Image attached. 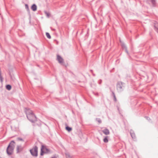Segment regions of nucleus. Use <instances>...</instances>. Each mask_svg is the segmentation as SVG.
Here are the masks:
<instances>
[{"label": "nucleus", "instance_id": "nucleus-1", "mask_svg": "<svg viewBox=\"0 0 158 158\" xmlns=\"http://www.w3.org/2000/svg\"><path fill=\"white\" fill-rule=\"evenodd\" d=\"M15 147V142L11 141L7 149V152L8 155L12 154Z\"/></svg>", "mask_w": 158, "mask_h": 158}, {"label": "nucleus", "instance_id": "nucleus-2", "mask_svg": "<svg viewBox=\"0 0 158 158\" xmlns=\"http://www.w3.org/2000/svg\"><path fill=\"white\" fill-rule=\"evenodd\" d=\"M125 84L121 81L118 82L117 84V89L118 92L122 91L125 87Z\"/></svg>", "mask_w": 158, "mask_h": 158}, {"label": "nucleus", "instance_id": "nucleus-3", "mask_svg": "<svg viewBox=\"0 0 158 158\" xmlns=\"http://www.w3.org/2000/svg\"><path fill=\"white\" fill-rule=\"evenodd\" d=\"M26 114L27 118H36L35 116L31 111H27L26 112Z\"/></svg>", "mask_w": 158, "mask_h": 158}, {"label": "nucleus", "instance_id": "nucleus-4", "mask_svg": "<svg viewBox=\"0 0 158 158\" xmlns=\"http://www.w3.org/2000/svg\"><path fill=\"white\" fill-rule=\"evenodd\" d=\"M49 151L48 149L45 146L42 145L41 148V153L40 155H43L44 153H48Z\"/></svg>", "mask_w": 158, "mask_h": 158}, {"label": "nucleus", "instance_id": "nucleus-5", "mask_svg": "<svg viewBox=\"0 0 158 158\" xmlns=\"http://www.w3.org/2000/svg\"><path fill=\"white\" fill-rule=\"evenodd\" d=\"M37 148L35 147L30 150V152L31 154L34 156H37Z\"/></svg>", "mask_w": 158, "mask_h": 158}, {"label": "nucleus", "instance_id": "nucleus-6", "mask_svg": "<svg viewBox=\"0 0 158 158\" xmlns=\"http://www.w3.org/2000/svg\"><path fill=\"white\" fill-rule=\"evenodd\" d=\"M156 0H146V2L152 6H155L156 5Z\"/></svg>", "mask_w": 158, "mask_h": 158}, {"label": "nucleus", "instance_id": "nucleus-7", "mask_svg": "<svg viewBox=\"0 0 158 158\" xmlns=\"http://www.w3.org/2000/svg\"><path fill=\"white\" fill-rule=\"evenodd\" d=\"M57 60L60 63H63L64 60L59 55H57Z\"/></svg>", "mask_w": 158, "mask_h": 158}, {"label": "nucleus", "instance_id": "nucleus-8", "mask_svg": "<svg viewBox=\"0 0 158 158\" xmlns=\"http://www.w3.org/2000/svg\"><path fill=\"white\" fill-rule=\"evenodd\" d=\"M102 132L106 135H108L110 134L109 130L107 129H105L103 130Z\"/></svg>", "mask_w": 158, "mask_h": 158}, {"label": "nucleus", "instance_id": "nucleus-9", "mask_svg": "<svg viewBox=\"0 0 158 158\" xmlns=\"http://www.w3.org/2000/svg\"><path fill=\"white\" fill-rule=\"evenodd\" d=\"M31 9L33 11H35L37 10V6L35 4H33L31 7Z\"/></svg>", "mask_w": 158, "mask_h": 158}, {"label": "nucleus", "instance_id": "nucleus-10", "mask_svg": "<svg viewBox=\"0 0 158 158\" xmlns=\"http://www.w3.org/2000/svg\"><path fill=\"white\" fill-rule=\"evenodd\" d=\"M154 27H155V30L158 33V23H156L154 25Z\"/></svg>", "mask_w": 158, "mask_h": 158}, {"label": "nucleus", "instance_id": "nucleus-11", "mask_svg": "<svg viewBox=\"0 0 158 158\" xmlns=\"http://www.w3.org/2000/svg\"><path fill=\"white\" fill-rule=\"evenodd\" d=\"M110 91L112 92V94H113V97H114V100L115 102H116L117 101V99H116V97L115 94L114 93V92H113V91H112L111 90V89L110 88Z\"/></svg>", "mask_w": 158, "mask_h": 158}, {"label": "nucleus", "instance_id": "nucleus-12", "mask_svg": "<svg viewBox=\"0 0 158 158\" xmlns=\"http://www.w3.org/2000/svg\"><path fill=\"white\" fill-rule=\"evenodd\" d=\"M108 136L105 137L103 139V141L105 143H107L108 142Z\"/></svg>", "mask_w": 158, "mask_h": 158}, {"label": "nucleus", "instance_id": "nucleus-13", "mask_svg": "<svg viewBox=\"0 0 158 158\" xmlns=\"http://www.w3.org/2000/svg\"><path fill=\"white\" fill-rule=\"evenodd\" d=\"M6 88L7 90H10L11 89V86L10 85H6Z\"/></svg>", "mask_w": 158, "mask_h": 158}, {"label": "nucleus", "instance_id": "nucleus-14", "mask_svg": "<svg viewBox=\"0 0 158 158\" xmlns=\"http://www.w3.org/2000/svg\"><path fill=\"white\" fill-rule=\"evenodd\" d=\"M66 130L68 131H71L72 130V128L71 127H70L68 126H66L65 128Z\"/></svg>", "mask_w": 158, "mask_h": 158}, {"label": "nucleus", "instance_id": "nucleus-15", "mask_svg": "<svg viewBox=\"0 0 158 158\" xmlns=\"http://www.w3.org/2000/svg\"><path fill=\"white\" fill-rule=\"evenodd\" d=\"M131 134L132 137L133 139L135 138V135L133 131L131 132Z\"/></svg>", "mask_w": 158, "mask_h": 158}, {"label": "nucleus", "instance_id": "nucleus-16", "mask_svg": "<svg viewBox=\"0 0 158 158\" xmlns=\"http://www.w3.org/2000/svg\"><path fill=\"white\" fill-rule=\"evenodd\" d=\"M46 36L48 39H50L51 38V36L50 35V34L48 32L46 33Z\"/></svg>", "mask_w": 158, "mask_h": 158}, {"label": "nucleus", "instance_id": "nucleus-17", "mask_svg": "<svg viewBox=\"0 0 158 158\" xmlns=\"http://www.w3.org/2000/svg\"><path fill=\"white\" fill-rule=\"evenodd\" d=\"M0 80L1 82H2L3 81V78L1 75V73H0Z\"/></svg>", "mask_w": 158, "mask_h": 158}, {"label": "nucleus", "instance_id": "nucleus-18", "mask_svg": "<svg viewBox=\"0 0 158 158\" xmlns=\"http://www.w3.org/2000/svg\"><path fill=\"white\" fill-rule=\"evenodd\" d=\"M66 157L67 158H73L72 156H71L69 154L66 155Z\"/></svg>", "mask_w": 158, "mask_h": 158}, {"label": "nucleus", "instance_id": "nucleus-19", "mask_svg": "<svg viewBox=\"0 0 158 158\" xmlns=\"http://www.w3.org/2000/svg\"><path fill=\"white\" fill-rule=\"evenodd\" d=\"M17 149L18 152H19V150H20L21 149V148L20 147L18 146L17 147Z\"/></svg>", "mask_w": 158, "mask_h": 158}, {"label": "nucleus", "instance_id": "nucleus-20", "mask_svg": "<svg viewBox=\"0 0 158 158\" xmlns=\"http://www.w3.org/2000/svg\"><path fill=\"white\" fill-rule=\"evenodd\" d=\"M45 15L48 17L49 15V14L47 12H45Z\"/></svg>", "mask_w": 158, "mask_h": 158}, {"label": "nucleus", "instance_id": "nucleus-21", "mask_svg": "<svg viewBox=\"0 0 158 158\" xmlns=\"http://www.w3.org/2000/svg\"><path fill=\"white\" fill-rule=\"evenodd\" d=\"M25 7L26 9H28V6L26 4L25 5Z\"/></svg>", "mask_w": 158, "mask_h": 158}, {"label": "nucleus", "instance_id": "nucleus-22", "mask_svg": "<svg viewBox=\"0 0 158 158\" xmlns=\"http://www.w3.org/2000/svg\"><path fill=\"white\" fill-rule=\"evenodd\" d=\"M102 83V80H100V81L99 82V84H100Z\"/></svg>", "mask_w": 158, "mask_h": 158}, {"label": "nucleus", "instance_id": "nucleus-23", "mask_svg": "<svg viewBox=\"0 0 158 158\" xmlns=\"http://www.w3.org/2000/svg\"><path fill=\"white\" fill-rule=\"evenodd\" d=\"M98 123H101V120H98Z\"/></svg>", "mask_w": 158, "mask_h": 158}, {"label": "nucleus", "instance_id": "nucleus-24", "mask_svg": "<svg viewBox=\"0 0 158 158\" xmlns=\"http://www.w3.org/2000/svg\"><path fill=\"white\" fill-rule=\"evenodd\" d=\"M126 52H127V53H128V52H127V49H126Z\"/></svg>", "mask_w": 158, "mask_h": 158}]
</instances>
